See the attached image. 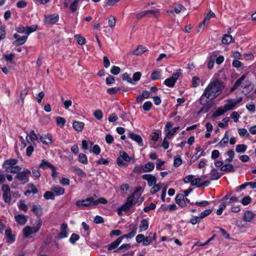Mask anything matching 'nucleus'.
Returning a JSON list of instances; mask_svg holds the SVG:
<instances>
[{
	"instance_id": "f257e3e1",
	"label": "nucleus",
	"mask_w": 256,
	"mask_h": 256,
	"mask_svg": "<svg viewBox=\"0 0 256 256\" xmlns=\"http://www.w3.org/2000/svg\"><path fill=\"white\" fill-rule=\"evenodd\" d=\"M225 87L224 83L218 79L210 81L199 99L200 104H207L209 100H213L220 96Z\"/></svg>"
},
{
	"instance_id": "f03ea898",
	"label": "nucleus",
	"mask_w": 256,
	"mask_h": 256,
	"mask_svg": "<svg viewBox=\"0 0 256 256\" xmlns=\"http://www.w3.org/2000/svg\"><path fill=\"white\" fill-rule=\"evenodd\" d=\"M18 162V160L15 158L8 159L4 162L2 166L6 172L16 174L22 170L20 166L16 165Z\"/></svg>"
},
{
	"instance_id": "7ed1b4c3",
	"label": "nucleus",
	"mask_w": 256,
	"mask_h": 256,
	"mask_svg": "<svg viewBox=\"0 0 256 256\" xmlns=\"http://www.w3.org/2000/svg\"><path fill=\"white\" fill-rule=\"evenodd\" d=\"M140 190L141 188H137L134 192L128 198L126 202L121 206L120 210L124 212L128 211L134 205V196H136L138 198L140 196V194L138 192Z\"/></svg>"
},
{
	"instance_id": "20e7f679",
	"label": "nucleus",
	"mask_w": 256,
	"mask_h": 256,
	"mask_svg": "<svg viewBox=\"0 0 256 256\" xmlns=\"http://www.w3.org/2000/svg\"><path fill=\"white\" fill-rule=\"evenodd\" d=\"M16 174L14 179L17 180L18 182H20V184L24 185L28 182L30 176L31 174L29 170L24 168L22 171L21 172L20 170Z\"/></svg>"
},
{
	"instance_id": "39448f33",
	"label": "nucleus",
	"mask_w": 256,
	"mask_h": 256,
	"mask_svg": "<svg viewBox=\"0 0 256 256\" xmlns=\"http://www.w3.org/2000/svg\"><path fill=\"white\" fill-rule=\"evenodd\" d=\"M42 225V221L38 220L36 226H26L23 230L24 235L26 238H31V235L36 234L40 230Z\"/></svg>"
},
{
	"instance_id": "423d86ee",
	"label": "nucleus",
	"mask_w": 256,
	"mask_h": 256,
	"mask_svg": "<svg viewBox=\"0 0 256 256\" xmlns=\"http://www.w3.org/2000/svg\"><path fill=\"white\" fill-rule=\"evenodd\" d=\"M94 197L91 196L84 200H80L76 202V206L80 210L94 206Z\"/></svg>"
},
{
	"instance_id": "0eeeda50",
	"label": "nucleus",
	"mask_w": 256,
	"mask_h": 256,
	"mask_svg": "<svg viewBox=\"0 0 256 256\" xmlns=\"http://www.w3.org/2000/svg\"><path fill=\"white\" fill-rule=\"evenodd\" d=\"M182 74V70H178L176 72H174L172 74V76L166 79L164 82V84L166 86H167L172 88L174 86L178 78Z\"/></svg>"
},
{
	"instance_id": "6e6552de",
	"label": "nucleus",
	"mask_w": 256,
	"mask_h": 256,
	"mask_svg": "<svg viewBox=\"0 0 256 256\" xmlns=\"http://www.w3.org/2000/svg\"><path fill=\"white\" fill-rule=\"evenodd\" d=\"M2 198L6 203H10L11 201V194L10 186L8 184H3L2 187Z\"/></svg>"
},
{
	"instance_id": "1a4fd4ad",
	"label": "nucleus",
	"mask_w": 256,
	"mask_h": 256,
	"mask_svg": "<svg viewBox=\"0 0 256 256\" xmlns=\"http://www.w3.org/2000/svg\"><path fill=\"white\" fill-rule=\"evenodd\" d=\"M172 124L170 122H168L164 127V134L165 135H166V138H170L176 132V131L179 129V126L174 127V132H172L171 130H170V128H172Z\"/></svg>"
},
{
	"instance_id": "9d476101",
	"label": "nucleus",
	"mask_w": 256,
	"mask_h": 256,
	"mask_svg": "<svg viewBox=\"0 0 256 256\" xmlns=\"http://www.w3.org/2000/svg\"><path fill=\"white\" fill-rule=\"evenodd\" d=\"M143 180H146L148 182L150 186L154 185L156 182V178L155 176L150 174H146L142 176Z\"/></svg>"
},
{
	"instance_id": "9b49d317",
	"label": "nucleus",
	"mask_w": 256,
	"mask_h": 256,
	"mask_svg": "<svg viewBox=\"0 0 256 256\" xmlns=\"http://www.w3.org/2000/svg\"><path fill=\"white\" fill-rule=\"evenodd\" d=\"M128 230H130V232L126 234L123 235L122 238H132L136 234L137 226L134 224L130 225Z\"/></svg>"
},
{
	"instance_id": "f8f14e48",
	"label": "nucleus",
	"mask_w": 256,
	"mask_h": 256,
	"mask_svg": "<svg viewBox=\"0 0 256 256\" xmlns=\"http://www.w3.org/2000/svg\"><path fill=\"white\" fill-rule=\"evenodd\" d=\"M59 19L58 15L54 14L45 17L44 22L46 24H54L57 22Z\"/></svg>"
},
{
	"instance_id": "ddd939ff",
	"label": "nucleus",
	"mask_w": 256,
	"mask_h": 256,
	"mask_svg": "<svg viewBox=\"0 0 256 256\" xmlns=\"http://www.w3.org/2000/svg\"><path fill=\"white\" fill-rule=\"evenodd\" d=\"M246 75L244 74L242 76H240L238 79L235 82L233 86L230 88V92H232L237 89L239 86H242V82L246 80Z\"/></svg>"
},
{
	"instance_id": "4468645a",
	"label": "nucleus",
	"mask_w": 256,
	"mask_h": 256,
	"mask_svg": "<svg viewBox=\"0 0 256 256\" xmlns=\"http://www.w3.org/2000/svg\"><path fill=\"white\" fill-rule=\"evenodd\" d=\"M128 136L131 139L136 142L140 146H143L142 140L140 135L133 132H130Z\"/></svg>"
},
{
	"instance_id": "2eb2a0df",
	"label": "nucleus",
	"mask_w": 256,
	"mask_h": 256,
	"mask_svg": "<svg viewBox=\"0 0 256 256\" xmlns=\"http://www.w3.org/2000/svg\"><path fill=\"white\" fill-rule=\"evenodd\" d=\"M228 140L229 138L227 132H226L224 138L216 145L215 147L219 148H224L228 144Z\"/></svg>"
},
{
	"instance_id": "dca6fc26",
	"label": "nucleus",
	"mask_w": 256,
	"mask_h": 256,
	"mask_svg": "<svg viewBox=\"0 0 256 256\" xmlns=\"http://www.w3.org/2000/svg\"><path fill=\"white\" fill-rule=\"evenodd\" d=\"M4 233L7 242L12 243L15 241V236L12 234L10 228L6 230Z\"/></svg>"
},
{
	"instance_id": "f3484780",
	"label": "nucleus",
	"mask_w": 256,
	"mask_h": 256,
	"mask_svg": "<svg viewBox=\"0 0 256 256\" xmlns=\"http://www.w3.org/2000/svg\"><path fill=\"white\" fill-rule=\"evenodd\" d=\"M123 238H122V236L120 237H118L115 241L108 245V250H111L116 248L121 243Z\"/></svg>"
},
{
	"instance_id": "a211bd4d",
	"label": "nucleus",
	"mask_w": 256,
	"mask_h": 256,
	"mask_svg": "<svg viewBox=\"0 0 256 256\" xmlns=\"http://www.w3.org/2000/svg\"><path fill=\"white\" fill-rule=\"evenodd\" d=\"M176 202L178 204L182 207H185L186 206L184 196L182 194H178L176 197Z\"/></svg>"
},
{
	"instance_id": "6ab92c4d",
	"label": "nucleus",
	"mask_w": 256,
	"mask_h": 256,
	"mask_svg": "<svg viewBox=\"0 0 256 256\" xmlns=\"http://www.w3.org/2000/svg\"><path fill=\"white\" fill-rule=\"evenodd\" d=\"M226 102L223 106L226 112L233 110L236 106V102H234V100L232 98L227 100Z\"/></svg>"
},
{
	"instance_id": "aec40b11",
	"label": "nucleus",
	"mask_w": 256,
	"mask_h": 256,
	"mask_svg": "<svg viewBox=\"0 0 256 256\" xmlns=\"http://www.w3.org/2000/svg\"><path fill=\"white\" fill-rule=\"evenodd\" d=\"M68 226L66 224H62L60 226V232L58 234V238L60 239L67 237L68 233L66 229Z\"/></svg>"
},
{
	"instance_id": "412c9836",
	"label": "nucleus",
	"mask_w": 256,
	"mask_h": 256,
	"mask_svg": "<svg viewBox=\"0 0 256 256\" xmlns=\"http://www.w3.org/2000/svg\"><path fill=\"white\" fill-rule=\"evenodd\" d=\"M156 238V233L152 234V233L148 236L144 237L143 246H148L150 244L153 240H155Z\"/></svg>"
},
{
	"instance_id": "4be33fe9",
	"label": "nucleus",
	"mask_w": 256,
	"mask_h": 256,
	"mask_svg": "<svg viewBox=\"0 0 256 256\" xmlns=\"http://www.w3.org/2000/svg\"><path fill=\"white\" fill-rule=\"evenodd\" d=\"M146 16L150 17V16H153L155 18H158L159 16L160 10L158 9H152L150 10H145Z\"/></svg>"
},
{
	"instance_id": "5701e85b",
	"label": "nucleus",
	"mask_w": 256,
	"mask_h": 256,
	"mask_svg": "<svg viewBox=\"0 0 256 256\" xmlns=\"http://www.w3.org/2000/svg\"><path fill=\"white\" fill-rule=\"evenodd\" d=\"M84 126V122L80 121H74L72 124L74 128L77 132L82 131Z\"/></svg>"
},
{
	"instance_id": "b1692460",
	"label": "nucleus",
	"mask_w": 256,
	"mask_h": 256,
	"mask_svg": "<svg viewBox=\"0 0 256 256\" xmlns=\"http://www.w3.org/2000/svg\"><path fill=\"white\" fill-rule=\"evenodd\" d=\"M32 211L33 212L38 216H40L43 214L42 208L39 204L34 205L32 206Z\"/></svg>"
},
{
	"instance_id": "393cba45",
	"label": "nucleus",
	"mask_w": 256,
	"mask_h": 256,
	"mask_svg": "<svg viewBox=\"0 0 256 256\" xmlns=\"http://www.w3.org/2000/svg\"><path fill=\"white\" fill-rule=\"evenodd\" d=\"M210 174L211 180H218L222 176V174L216 168H212Z\"/></svg>"
},
{
	"instance_id": "a878e982",
	"label": "nucleus",
	"mask_w": 256,
	"mask_h": 256,
	"mask_svg": "<svg viewBox=\"0 0 256 256\" xmlns=\"http://www.w3.org/2000/svg\"><path fill=\"white\" fill-rule=\"evenodd\" d=\"M40 141L45 144H48L52 142V136L50 134L44 135L40 137Z\"/></svg>"
},
{
	"instance_id": "bb28decb",
	"label": "nucleus",
	"mask_w": 256,
	"mask_h": 256,
	"mask_svg": "<svg viewBox=\"0 0 256 256\" xmlns=\"http://www.w3.org/2000/svg\"><path fill=\"white\" fill-rule=\"evenodd\" d=\"M54 166H53L50 162L46 160H42L41 163L38 165V168L44 170L47 168H51Z\"/></svg>"
},
{
	"instance_id": "cd10ccee",
	"label": "nucleus",
	"mask_w": 256,
	"mask_h": 256,
	"mask_svg": "<svg viewBox=\"0 0 256 256\" xmlns=\"http://www.w3.org/2000/svg\"><path fill=\"white\" fill-rule=\"evenodd\" d=\"M140 232L146 231L148 228V222L147 219H142L140 225Z\"/></svg>"
},
{
	"instance_id": "c85d7f7f",
	"label": "nucleus",
	"mask_w": 256,
	"mask_h": 256,
	"mask_svg": "<svg viewBox=\"0 0 256 256\" xmlns=\"http://www.w3.org/2000/svg\"><path fill=\"white\" fill-rule=\"evenodd\" d=\"M14 218L15 220L21 225H24L27 221L26 217L22 214H18L15 216Z\"/></svg>"
},
{
	"instance_id": "c756f323",
	"label": "nucleus",
	"mask_w": 256,
	"mask_h": 256,
	"mask_svg": "<svg viewBox=\"0 0 256 256\" xmlns=\"http://www.w3.org/2000/svg\"><path fill=\"white\" fill-rule=\"evenodd\" d=\"M254 214L252 212L246 210L244 214V220L245 222H250L254 218Z\"/></svg>"
},
{
	"instance_id": "7c9ffc66",
	"label": "nucleus",
	"mask_w": 256,
	"mask_h": 256,
	"mask_svg": "<svg viewBox=\"0 0 256 256\" xmlns=\"http://www.w3.org/2000/svg\"><path fill=\"white\" fill-rule=\"evenodd\" d=\"M26 140L28 142L30 143V142H33L34 140H36L38 139V138L36 134L34 133V130H30V134L27 135Z\"/></svg>"
},
{
	"instance_id": "2f4dec72",
	"label": "nucleus",
	"mask_w": 256,
	"mask_h": 256,
	"mask_svg": "<svg viewBox=\"0 0 256 256\" xmlns=\"http://www.w3.org/2000/svg\"><path fill=\"white\" fill-rule=\"evenodd\" d=\"M72 168L73 172L80 176L84 177L86 176L85 172L77 166H72Z\"/></svg>"
},
{
	"instance_id": "473e14b6",
	"label": "nucleus",
	"mask_w": 256,
	"mask_h": 256,
	"mask_svg": "<svg viewBox=\"0 0 256 256\" xmlns=\"http://www.w3.org/2000/svg\"><path fill=\"white\" fill-rule=\"evenodd\" d=\"M220 170L226 172H234V169L232 164H226L220 168Z\"/></svg>"
},
{
	"instance_id": "72a5a7b5",
	"label": "nucleus",
	"mask_w": 256,
	"mask_h": 256,
	"mask_svg": "<svg viewBox=\"0 0 256 256\" xmlns=\"http://www.w3.org/2000/svg\"><path fill=\"white\" fill-rule=\"evenodd\" d=\"M222 42L223 44H228L233 42V38L230 34H224L222 40Z\"/></svg>"
},
{
	"instance_id": "f704fd0d",
	"label": "nucleus",
	"mask_w": 256,
	"mask_h": 256,
	"mask_svg": "<svg viewBox=\"0 0 256 256\" xmlns=\"http://www.w3.org/2000/svg\"><path fill=\"white\" fill-rule=\"evenodd\" d=\"M216 56L214 53L210 54L208 63V68L209 69H212L213 68Z\"/></svg>"
},
{
	"instance_id": "c9c22d12",
	"label": "nucleus",
	"mask_w": 256,
	"mask_h": 256,
	"mask_svg": "<svg viewBox=\"0 0 256 256\" xmlns=\"http://www.w3.org/2000/svg\"><path fill=\"white\" fill-rule=\"evenodd\" d=\"M131 246V244H124L120 246L116 250H115V252L121 253L126 252V250H128Z\"/></svg>"
},
{
	"instance_id": "e433bc0d",
	"label": "nucleus",
	"mask_w": 256,
	"mask_h": 256,
	"mask_svg": "<svg viewBox=\"0 0 256 256\" xmlns=\"http://www.w3.org/2000/svg\"><path fill=\"white\" fill-rule=\"evenodd\" d=\"M28 38L27 36H23L17 38L14 42V44L16 46H20L24 44Z\"/></svg>"
},
{
	"instance_id": "4c0bfd02",
	"label": "nucleus",
	"mask_w": 256,
	"mask_h": 256,
	"mask_svg": "<svg viewBox=\"0 0 256 256\" xmlns=\"http://www.w3.org/2000/svg\"><path fill=\"white\" fill-rule=\"evenodd\" d=\"M52 190L56 196L62 195L64 192V189L60 186L52 188Z\"/></svg>"
},
{
	"instance_id": "58836bf2",
	"label": "nucleus",
	"mask_w": 256,
	"mask_h": 256,
	"mask_svg": "<svg viewBox=\"0 0 256 256\" xmlns=\"http://www.w3.org/2000/svg\"><path fill=\"white\" fill-rule=\"evenodd\" d=\"M247 146L244 144H238L236 147V151L238 153H243L246 151Z\"/></svg>"
},
{
	"instance_id": "ea45409f",
	"label": "nucleus",
	"mask_w": 256,
	"mask_h": 256,
	"mask_svg": "<svg viewBox=\"0 0 256 256\" xmlns=\"http://www.w3.org/2000/svg\"><path fill=\"white\" fill-rule=\"evenodd\" d=\"M146 50L147 49L146 47L140 45L138 46L137 48L134 51V54L136 55H140L146 52Z\"/></svg>"
},
{
	"instance_id": "a19ab883",
	"label": "nucleus",
	"mask_w": 256,
	"mask_h": 256,
	"mask_svg": "<svg viewBox=\"0 0 256 256\" xmlns=\"http://www.w3.org/2000/svg\"><path fill=\"white\" fill-rule=\"evenodd\" d=\"M226 110L224 108V106L219 108L217 110H216L214 114L212 116L214 118L220 116L225 113Z\"/></svg>"
},
{
	"instance_id": "79ce46f5",
	"label": "nucleus",
	"mask_w": 256,
	"mask_h": 256,
	"mask_svg": "<svg viewBox=\"0 0 256 256\" xmlns=\"http://www.w3.org/2000/svg\"><path fill=\"white\" fill-rule=\"evenodd\" d=\"M154 168V164L152 162L146 163L144 166L145 172H150L152 171Z\"/></svg>"
},
{
	"instance_id": "37998d69",
	"label": "nucleus",
	"mask_w": 256,
	"mask_h": 256,
	"mask_svg": "<svg viewBox=\"0 0 256 256\" xmlns=\"http://www.w3.org/2000/svg\"><path fill=\"white\" fill-rule=\"evenodd\" d=\"M78 160L80 162L83 164H88V158L86 156L82 153H80L78 155Z\"/></svg>"
},
{
	"instance_id": "c03bdc74",
	"label": "nucleus",
	"mask_w": 256,
	"mask_h": 256,
	"mask_svg": "<svg viewBox=\"0 0 256 256\" xmlns=\"http://www.w3.org/2000/svg\"><path fill=\"white\" fill-rule=\"evenodd\" d=\"M128 164L132 160V158L127 153L124 152H120V156Z\"/></svg>"
},
{
	"instance_id": "a18cd8bd",
	"label": "nucleus",
	"mask_w": 256,
	"mask_h": 256,
	"mask_svg": "<svg viewBox=\"0 0 256 256\" xmlns=\"http://www.w3.org/2000/svg\"><path fill=\"white\" fill-rule=\"evenodd\" d=\"M182 163V160L180 156H176L174 157V166L178 167Z\"/></svg>"
},
{
	"instance_id": "49530a36",
	"label": "nucleus",
	"mask_w": 256,
	"mask_h": 256,
	"mask_svg": "<svg viewBox=\"0 0 256 256\" xmlns=\"http://www.w3.org/2000/svg\"><path fill=\"white\" fill-rule=\"evenodd\" d=\"M116 17L114 16H110L108 18V26L111 28H114L116 25Z\"/></svg>"
},
{
	"instance_id": "de8ad7c7",
	"label": "nucleus",
	"mask_w": 256,
	"mask_h": 256,
	"mask_svg": "<svg viewBox=\"0 0 256 256\" xmlns=\"http://www.w3.org/2000/svg\"><path fill=\"white\" fill-rule=\"evenodd\" d=\"M28 90L27 88H26L24 90H22L20 92V98L22 100V104L23 105L24 104V100L26 96L28 94Z\"/></svg>"
},
{
	"instance_id": "09e8293b",
	"label": "nucleus",
	"mask_w": 256,
	"mask_h": 256,
	"mask_svg": "<svg viewBox=\"0 0 256 256\" xmlns=\"http://www.w3.org/2000/svg\"><path fill=\"white\" fill-rule=\"evenodd\" d=\"M38 28L37 25L26 26V34L28 35L30 33L36 31Z\"/></svg>"
},
{
	"instance_id": "8fccbe9b",
	"label": "nucleus",
	"mask_w": 256,
	"mask_h": 256,
	"mask_svg": "<svg viewBox=\"0 0 256 256\" xmlns=\"http://www.w3.org/2000/svg\"><path fill=\"white\" fill-rule=\"evenodd\" d=\"M56 124L60 127H63L66 122V120L62 117L58 116L56 119Z\"/></svg>"
},
{
	"instance_id": "3c124183",
	"label": "nucleus",
	"mask_w": 256,
	"mask_h": 256,
	"mask_svg": "<svg viewBox=\"0 0 256 256\" xmlns=\"http://www.w3.org/2000/svg\"><path fill=\"white\" fill-rule=\"evenodd\" d=\"M162 188V185L160 184H154V186L150 190V193L152 194H154L158 192Z\"/></svg>"
},
{
	"instance_id": "603ef678",
	"label": "nucleus",
	"mask_w": 256,
	"mask_h": 256,
	"mask_svg": "<svg viewBox=\"0 0 256 256\" xmlns=\"http://www.w3.org/2000/svg\"><path fill=\"white\" fill-rule=\"evenodd\" d=\"M184 7L180 4H176L174 6V10L176 13L179 14L182 11H184L185 10Z\"/></svg>"
},
{
	"instance_id": "864d4df0",
	"label": "nucleus",
	"mask_w": 256,
	"mask_h": 256,
	"mask_svg": "<svg viewBox=\"0 0 256 256\" xmlns=\"http://www.w3.org/2000/svg\"><path fill=\"white\" fill-rule=\"evenodd\" d=\"M191 185L192 186H196L197 187H200L202 186V183H201V178H196L192 180V181Z\"/></svg>"
},
{
	"instance_id": "5fc2aeb1",
	"label": "nucleus",
	"mask_w": 256,
	"mask_h": 256,
	"mask_svg": "<svg viewBox=\"0 0 256 256\" xmlns=\"http://www.w3.org/2000/svg\"><path fill=\"white\" fill-rule=\"evenodd\" d=\"M108 202L107 200L104 198H100L98 200H95L94 198V206L98 205V204H106Z\"/></svg>"
},
{
	"instance_id": "6e6d98bb",
	"label": "nucleus",
	"mask_w": 256,
	"mask_h": 256,
	"mask_svg": "<svg viewBox=\"0 0 256 256\" xmlns=\"http://www.w3.org/2000/svg\"><path fill=\"white\" fill-rule=\"evenodd\" d=\"M61 100L63 102V106L66 109H68L72 104L71 100H64L62 96L61 97Z\"/></svg>"
},
{
	"instance_id": "4d7b16f0",
	"label": "nucleus",
	"mask_w": 256,
	"mask_h": 256,
	"mask_svg": "<svg viewBox=\"0 0 256 256\" xmlns=\"http://www.w3.org/2000/svg\"><path fill=\"white\" fill-rule=\"evenodd\" d=\"M117 164L120 166L126 167L128 166V164L124 162L120 156L117 158Z\"/></svg>"
},
{
	"instance_id": "13d9d810",
	"label": "nucleus",
	"mask_w": 256,
	"mask_h": 256,
	"mask_svg": "<svg viewBox=\"0 0 256 256\" xmlns=\"http://www.w3.org/2000/svg\"><path fill=\"white\" fill-rule=\"evenodd\" d=\"M133 172L136 174L145 172L144 166H136L133 170Z\"/></svg>"
},
{
	"instance_id": "bf43d9fd",
	"label": "nucleus",
	"mask_w": 256,
	"mask_h": 256,
	"mask_svg": "<svg viewBox=\"0 0 256 256\" xmlns=\"http://www.w3.org/2000/svg\"><path fill=\"white\" fill-rule=\"evenodd\" d=\"M44 196L46 200H54V194L50 191L46 192L44 194Z\"/></svg>"
},
{
	"instance_id": "052dcab7",
	"label": "nucleus",
	"mask_w": 256,
	"mask_h": 256,
	"mask_svg": "<svg viewBox=\"0 0 256 256\" xmlns=\"http://www.w3.org/2000/svg\"><path fill=\"white\" fill-rule=\"evenodd\" d=\"M94 117L98 120H101L102 118L103 114L101 110H97L94 112Z\"/></svg>"
},
{
	"instance_id": "680f3d73",
	"label": "nucleus",
	"mask_w": 256,
	"mask_h": 256,
	"mask_svg": "<svg viewBox=\"0 0 256 256\" xmlns=\"http://www.w3.org/2000/svg\"><path fill=\"white\" fill-rule=\"evenodd\" d=\"M230 118L228 117H226L222 120L223 122H219L218 126L221 128H224L228 125V122H229Z\"/></svg>"
},
{
	"instance_id": "e2e57ef3",
	"label": "nucleus",
	"mask_w": 256,
	"mask_h": 256,
	"mask_svg": "<svg viewBox=\"0 0 256 256\" xmlns=\"http://www.w3.org/2000/svg\"><path fill=\"white\" fill-rule=\"evenodd\" d=\"M120 67L115 66H112L110 70V72L114 75H118L120 74Z\"/></svg>"
},
{
	"instance_id": "0e129e2a",
	"label": "nucleus",
	"mask_w": 256,
	"mask_h": 256,
	"mask_svg": "<svg viewBox=\"0 0 256 256\" xmlns=\"http://www.w3.org/2000/svg\"><path fill=\"white\" fill-rule=\"evenodd\" d=\"M122 80H126L128 82L132 84H135V83L132 80L129 76L128 74L127 73H124L122 74Z\"/></svg>"
},
{
	"instance_id": "69168bd1",
	"label": "nucleus",
	"mask_w": 256,
	"mask_h": 256,
	"mask_svg": "<svg viewBox=\"0 0 256 256\" xmlns=\"http://www.w3.org/2000/svg\"><path fill=\"white\" fill-rule=\"evenodd\" d=\"M152 103L150 101H147L144 103L142 106L143 110L145 111H148L150 110Z\"/></svg>"
},
{
	"instance_id": "338daca9",
	"label": "nucleus",
	"mask_w": 256,
	"mask_h": 256,
	"mask_svg": "<svg viewBox=\"0 0 256 256\" xmlns=\"http://www.w3.org/2000/svg\"><path fill=\"white\" fill-rule=\"evenodd\" d=\"M246 108L251 113L255 112L256 106L254 103L248 104L246 105Z\"/></svg>"
},
{
	"instance_id": "774afa93",
	"label": "nucleus",
	"mask_w": 256,
	"mask_h": 256,
	"mask_svg": "<svg viewBox=\"0 0 256 256\" xmlns=\"http://www.w3.org/2000/svg\"><path fill=\"white\" fill-rule=\"evenodd\" d=\"M192 86L194 88H196L199 86L200 83V79L196 76H194L192 79Z\"/></svg>"
}]
</instances>
